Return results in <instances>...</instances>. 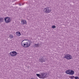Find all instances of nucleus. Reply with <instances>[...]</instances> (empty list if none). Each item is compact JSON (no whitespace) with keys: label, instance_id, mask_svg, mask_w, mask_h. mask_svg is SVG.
Listing matches in <instances>:
<instances>
[{"label":"nucleus","instance_id":"1","mask_svg":"<svg viewBox=\"0 0 79 79\" xmlns=\"http://www.w3.org/2000/svg\"><path fill=\"white\" fill-rule=\"evenodd\" d=\"M36 75L40 79H45L48 77V74L47 73H41L40 74H36Z\"/></svg>","mask_w":79,"mask_h":79},{"label":"nucleus","instance_id":"2","mask_svg":"<svg viewBox=\"0 0 79 79\" xmlns=\"http://www.w3.org/2000/svg\"><path fill=\"white\" fill-rule=\"evenodd\" d=\"M21 44L22 47H24L25 48H27V47H29L31 45V43L30 42H24L23 45V44Z\"/></svg>","mask_w":79,"mask_h":79},{"label":"nucleus","instance_id":"3","mask_svg":"<svg viewBox=\"0 0 79 79\" xmlns=\"http://www.w3.org/2000/svg\"><path fill=\"white\" fill-rule=\"evenodd\" d=\"M44 11L46 13H49L52 11V9L50 8L47 7L44 9Z\"/></svg>","mask_w":79,"mask_h":79},{"label":"nucleus","instance_id":"4","mask_svg":"<svg viewBox=\"0 0 79 79\" xmlns=\"http://www.w3.org/2000/svg\"><path fill=\"white\" fill-rule=\"evenodd\" d=\"M65 73L67 74H69L70 75H73L74 74V72L73 70H67L65 72Z\"/></svg>","mask_w":79,"mask_h":79},{"label":"nucleus","instance_id":"5","mask_svg":"<svg viewBox=\"0 0 79 79\" xmlns=\"http://www.w3.org/2000/svg\"><path fill=\"white\" fill-rule=\"evenodd\" d=\"M64 58L66 60H71L72 58L71 55L68 54L65 55Z\"/></svg>","mask_w":79,"mask_h":79},{"label":"nucleus","instance_id":"6","mask_svg":"<svg viewBox=\"0 0 79 79\" xmlns=\"http://www.w3.org/2000/svg\"><path fill=\"white\" fill-rule=\"evenodd\" d=\"M10 53L11 56H15L18 55V53L15 51L11 52Z\"/></svg>","mask_w":79,"mask_h":79},{"label":"nucleus","instance_id":"7","mask_svg":"<svg viewBox=\"0 0 79 79\" xmlns=\"http://www.w3.org/2000/svg\"><path fill=\"white\" fill-rule=\"evenodd\" d=\"M5 20L6 23H10V21H11V19H10V18L9 17L5 18Z\"/></svg>","mask_w":79,"mask_h":79},{"label":"nucleus","instance_id":"8","mask_svg":"<svg viewBox=\"0 0 79 79\" xmlns=\"http://www.w3.org/2000/svg\"><path fill=\"white\" fill-rule=\"evenodd\" d=\"M21 22L22 23H23V24H26L27 23L26 22V21L23 20L21 21Z\"/></svg>","mask_w":79,"mask_h":79},{"label":"nucleus","instance_id":"9","mask_svg":"<svg viewBox=\"0 0 79 79\" xmlns=\"http://www.w3.org/2000/svg\"><path fill=\"white\" fill-rule=\"evenodd\" d=\"M16 35L17 36H20L21 35V33L19 31H18L16 32Z\"/></svg>","mask_w":79,"mask_h":79},{"label":"nucleus","instance_id":"10","mask_svg":"<svg viewBox=\"0 0 79 79\" xmlns=\"http://www.w3.org/2000/svg\"><path fill=\"white\" fill-rule=\"evenodd\" d=\"M9 37L10 39H13V36L12 35H9Z\"/></svg>","mask_w":79,"mask_h":79},{"label":"nucleus","instance_id":"11","mask_svg":"<svg viewBox=\"0 0 79 79\" xmlns=\"http://www.w3.org/2000/svg\"><path fill=\"white\" fill-rule=\"evenodd\" d=\"M34 47H39V44H35Z\"/></svg>","mask_w":79,"mask_h":79},{"label":"nucleus","instance_id":"12","mask_svg":"<svg viewBox=\"0 0 79 79\" xmlns=\"http://www.w3.org/2000/svg\"><path fill=\"white\" fill-rule=\"evenodd\" d=\"M40 61H41V62H42V63H43V62H44V61H44V60L43 59H40Z\"/></svg>","mask_w":79,"mask_h":79},{"label":"nucleus","instance_id":"13","mask_svg":"<svg viewBox=\"0 0 79 79\" xmlns=\"http://www.w3.org/2000/svg\"><path fill=\"white\" fill-rule=\"evenodd\" d=\"M74 77V76H70L69 77V78H70V79H73Z\"/></svg>","mask_w":79,"mask_h":79},{"label":"nucleus","instance_id":"14","mask_svg":"<svg viewBox=\"0 0 79 79\" xmlns=\"http://www.w3.org/2000/svg\"><path fill=\"white\" fill-rule=\"evenodd\" d=\"M3 20L2 18H0V22H2Z\"/></svg>","mask_w":79,"mask_h":79},{"label":"nucleus","instance_id":"15","mask_svg":"<svg viewBox=\"0 0 79 79\" xmlns=\"http://www.w3.org/2000/svg\"><path fill=\"white\" fill-rule=\"evenodd\" d=\"M74 78L75 79H79V77H75Z\"/></svg>","mask_w":79,"mask_h":79},{"label":"nucleus","instance_id":"16","mask_svg":"<svg viewBox=\"0 0 79 79\" xmlns=\"http://www.w3.org/2000/svg\"><path fill=\"white\" fill-rule=\"evenodd\" d=\"M52 28H55L56 27L55 26H53L52 27Z\"/></svg>","mask_w":79,"mask_h":79},{"label":"nucleus","instance_id":"17","mask_svg":"<svg viewBox=\"0 0 79 79\" xmlns=\"http://www.w3.org/2000/svg\"><path fill=\"white\" fill-rule=\"evenodd\" d=\"M24 41V40H23L22 41V43H23V41Z\"/></svg>","mask_w":79,"mask_h":79}]
</instances>
